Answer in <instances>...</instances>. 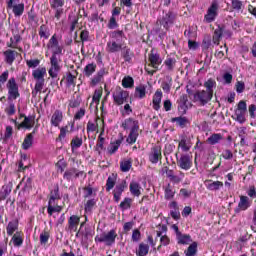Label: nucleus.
Masks as SVG:
<instances>
[{"instance_id":"f257e3e1","label":"nucleus","mask_w":256,"mask_h":256,"mask_svg":"<svg viewBox=\"0 0 256 256\" xmlns=\"http://www.w3.org/2000/svg\"><path fill=\"white\" fill-rule=\"evenodd\" d=\"M47 49H49L52 53L50 57V68L48 70V74L52 77V79H57L59 76V71H61V57L59 55H63V46L59 44V38H57V34H54L47 43Z\"/></svg>"},{"instance_id":"f03ea898","label":"nucleus","mask_w":256,"mask_h":256,"mask_svg":"<svg viewBox=\"0 0 256 256\" xmlns=\"http://www.w3.org/2000/svg\"><path fill=\"white\" fill-rule=\"evenodd\" d=\"M8 89V106L5 108V113L11 117L17 113V109L15 108V99H18L21 94H19V85L14 77L10 78L6 84Z\"/></svg>"},{"instance_id":"7ed1b4c3","label":"nucleus","mask_w":256,"mask_h":256,"mask_svg":"<svg viewBox=\"0 0 256 256\" xmlns=\"http://www.w3.org/2000/svg\"><path fill=\"white\" fill-rule=\"evenodd\" d=\"M123 37H125L123 30L110 32V38L106 44L107 53H119L123 49Z\"/></svg>"},{"instance_id":"20e7f679","label":"nucleus","mask_w":256,"mask_h":256,"mask_svg":"<svg viewBox=\"0 0 256 256\" xmlns=\"http://www.w3.org/2000/svg\"><path fill=\"white\" fill-rule=\"evenodd\" d=\"M187 93L189 97L193 98L195 103H200V105H207V103L213 99V95L205 90H198L193 93L187 88Z\"/></svg>"},{"instance_id":"39448f33","label":"nucleus","mask_w":256,"mask_h":256,"mask_svg":"<svg viewBox=\"0 0 256 256\" xmlns=\"http://www.w3.org/2000/svg\"><path fill=\"white\" fill-rule=\"evenodd\" d=\"M117 239V231L114 229L110 230L108 233H102L100 236L95 237L96 243H105L108 247L115 245V240Z\"/></svg>"},{"instance_id":"423d86ee","label":"nucleus","mask_w":256,"mask_h":256,"mask_svg":"<svg viewBox=\"0 0 256 256\" xmlns=\"http://www.w3.org/2000/svg\"><path fill=\"white\" fill-rule=\"evenodd\" d=\"M113 101L116 105H123L129 99V92L121 87H116L112 92Z\"/></svg>"},{"instance_id":"0eeeda50","label":"nucleus","mask_w":256,"mask_h":256,"mask_svg":"<svg viewBox=\"0 0 256 256\" xmlns=\"http://www.w3.org/2000/svg\"><path fill=\"white\" fill-rule=\"evenodd\" d=\"M148 61L150 62L149 66L153 67V69L155 70H149V68H145V71H147L148 75H155V73L159 69V65L163 63V60L161 59V56H159V54L151 51L148 57Z\"/></svg>"},{"instance_id":"6e6552de","label":"nucleus","mask_w":256,"mask_h":256,"mask_svg":"<svg viewBox=\"0 0 256 256\" xmlns=\"http://www.w3.org/2000/svg\"><path fill=\"white\" fill-rule=\"evenodd\" d=\"M217 15H219V2L214 0L204 16V21L206 23H213L217 19Z\"/></svg>"},{"instance_id":"1a4fd4ad","label":"nucleus","mask_w":256,"mask_h":256,"mask_svg":"<svg viewBox=\"0 0 256 256\" xmlns=\"http://www.w3.org/2000/svg\"><path fill=\"white\" fill-rule=\"evenodd\" d=\"M177 165L184 171H189L193 167V160L189 154H181L180 158L176 154Z\"/></svg>"},{"instance_id":"9d476101","label":"nucleus","mask_w":256,"mask_h":256,"mask_svg":"<svg viewBox=\"0 0 256 256\" xmlns=\"http://www.w3.org/2000/svg\"><path fill=\"white\" fill-rule=\"evenodd\" d=\"M192 147H193V142L191 141V136L187 134L181 135L178 143V149H181L183 153H188V151H191Z\"/></svg>"},{"instance_id":"9b49d317","label":"nucleus","mask_w":256,"mask_h":256,"mask_svg":"<svg viewBox=\"0 0 256 256\" xmlns=\"http://www.w3.org/2000/svg\"><path fill=\"white\" fill-rule=\"evenodd\" d=\"M63 5H65V0H50V6L54 11V17L57 21H59L61 15H63Z\"/></svg>"},{"instance_id":"f8f14e48","label":"nucleus","mask_w":256,"mask_h":256,"mask_svg":"<svg viewBox=\"0 0 256 256\" xmlns=\"http://www.w3.org/2000/svg\"><path fill=\"white\" fill-rule=\"evenodd\" d=\"M253 201L247 196H240L237 208H235V213H241V211H247L251 207Z\"/></svg>"},{"instance_id":"ddd939ff","label":"nucleus","mask_w":256,"mask_h":256,"mask_svg":"<svg viewBox=\"0 0 256 256\" xmlns=\"http://www.w3.org/2000/svg\"><path fill=\"white\" fill-rule=\"evenodd\" d=\"M122 127L125 131H136L139 130V121L133 118H127L122 123Z\"/></svg>"},{"instance_id":"4468645a","label":"nucleus","mask_w":256,"mask_h":256,"mask_svg":"<svg viewBox=\"0 0 256 256\" xmlns=\"http://www.w3.org/2000/svg\"><path fill=\"white\" fill-rule=\"evenodd\" d=\"M161 159H162L161 147L154 146L149 153L150 163L157 164V163H159V161H161Z\"/></svg>"},{"instance_id":"2eb2a0df","label":"nucleus","mask_w":256,"mask_h":256,"mask_svg":"<svg viewBox=\"0 0 256 256\" xmlns=\"http://www.w3.org/2000/svg\"><path fill=\"white\" fill-rule=\"evenodd\" d=\"M125 187H127V182L122 181L121 183L117 184L113 190V197L116 203L121 201V195H123V191H125Z\"/></svg>"},{"instance_id":"dca6fc26","label":"nucleus","mask_w":256,"mask_h":256,"mask_svg":"<svg viewBox=\"0 0 256 256\" xmlns=\"http://www.w3.org/2000/svg\"><path fill=\"white\" fill-rule=\"evenodd\" d=\"M174 21L175 16L172 12H168L163 15L162 19L160 20V25H162L164 29H169Z\"/></svg>"},{"instance_id":"f3484780","label":"nucleus","mask_w":256,"mask_h":256,"mask_svg":"<svg viewBox=\"0 0 256 256\" xmlns=\"http://www.w3.org/2000/svg\"><path fill=\"white\" fill-rule=\"evenodd\" d=\"M81 175H83V172L76 168H70L64 172L63 179L66 181H72L73 178L77 179V177H81Z\"/></svg>"},{"instance_id":"a211bd4d","label":"nucleus","mask_w":256,"mask_h":256,"mask_svg":"<svg viewBox=\"0 0 256 256\" xmlns=\"http://www.w3.org/2000/svg\"><path fill=\"white\" fill-rule=\"evenodd\" d=\"M62 121H63V111L55 110L50 120L52 127H59Z\"/></svg>"},{"instance_id":"6ab92c4d","label":"nucleus","mask_w":256,"mask_h":256,"mask_svg":"<svg viewBox=\"0 0 256 256\" xmlns=\"http://www.w3.org/2000/svg\"><path fill=\"white\" fill-rule=\"evenodd\" d=\"M19 43H21V35L14 34L13 37L10 38V42L7 43V47H10V49H18V51H23V48L19 47Z\"/></svg>"},{"instance_id":"aec40b11","label":"nucleus","mask_w":256,"mask_h":256,"mask_svg":"<svg viewBox=\"0 0 256 256\" xmlns=\"http://www.w3.org/2000/svg\"><path fill=\"white\" fill-rule=\"evenodd\" d=\"M205 185L208 191H219V189H223V182L221 181L206 180Z\"/></svg>"},{"instance_id":"412c9836","label":"nucleus","mask_w":256,"mask_h":256,"mask_svg":"<svg viewBox=\"0 0 256 256\" xmlns=\"http://www.w3.org/2000/svg\"><path fill=\"white\" fill-rule=\"evenodd\" d=\"M81 221V218L77 215H72L68 219V231H77V227H79V223Z\"/></svg>"},{"instance_id":"4be33fe9","label":"nucleus","mask_w":256,"mask_h":256,"mask_svg":"<svg viewBox=\"0 0 256 256\" xmlns=\"http://www.w3.org/2000/svg\"><path fill=\"white\" fill-rule=\"evenodd\" d=\"M45 75H47V69L45 67L37 68L32 72V77L35 81H45Z\"/></svg>"},{"instance_id":"5701e85b","label":"nucleus","mask_w":256,"mask_h":256,"mask_svg":"<svg viewBox=\"0 0 256 256\" xmlns=\"http://www.w3.org/2000/svg\"><path fill=\"white\" fill-rule=\"evenodd\" d=\"M161 99H163V92L161 90H157L153 96V109L155 111H159L161 109Z\"/></svg>"},{"instance_id":"b1692460","label":"nucleus","mask_w":256,"mask_h":256,"mask_svg":"<svg viewBox=\"0 0 256 256\" xmlns=\"http://www.w3.org/2000/svg\"><path fill=\"white\" fill-rule=\"evenodd\" d=\"M227 33L225 31V27L224 26H218L215 31H214V35L212 38V41L214 43V45H219V41H221V37H223V34Z\"/></svg>"},{"instance_id":"393cba45","label":"nucleus","mask_w":256,"mask_h":256,"mask_svg":"<svg viewBox=\"0 0 256 256\" xmlns=\"http://www.w3.org/2000/svg\"><path fill=\"white\" fill-rule=\"evenodd\" d=\"M121 143H123V137L117 139L114 142H111L107 148L109 155H115V153L119 151V147H121Z\"/></svg>"},{"instance_id":"a878e982","label":"nucleus","mask_w":256,"mask_h":256,"mask_svg":"<svg viewBox=\"0 0 256 256\" xmlns=\"http://www.w3.org/2000/svg\"><path fill=\"white\" fill-rule=\"evenodd\" d=\"M166 177L172 181V183H181L183 181V177H185V174L183 172L180 173V176H177L174 174L173 170H169L166 168Z\"/></svg>"},{"instance_id":"bb28decb","label":"nucleus","mask_w":256,"mask_h":256,"mask_svg":"<svg viewBox=\"0 0 256 256\" xmlns=\"http://www.w3.org/2000/svg\"><path fill=\"white\" fill-rule=\"evenodd\" d=\"M8 9H12V13H14L15 17H21V15L25 13V4H13L12 6H8Z\"/></svg>"},{"instance_id":"cd10ccee","label":"nucleus","mask_w":256,"mask_h":256,"mask_svg":"<svg viewBox=\"0 0 256 256\" xmlns=\"http://www.w3.org/2000/svg\"><path fill=\"white\" fill-rule=\"evenodd\" d=\"M33 125H35V117L24 116V121L21 122L18 128L20 129V127H23L24 129H32Z\"/></svg>"},{"instance_id":"c85d7f7f","label":"nucleus","mask_w":256,"mask_h":256,"mask_svg":"<svg viewBox=\"0 0 256 256\" xmlns=\"http://www.w3.org/2000/svg\"><path fill=\"white\" fill-rule=\"evenodd\" d=\"M178 245H189L192 243L191 235L180 233L176 236Z\"/></svg>"},{"instance_id":"c756f323","label":"nucleus","mask_w":256,"mask_h":256,"mask_svg":"<svg viewBox=\"0 0 256 256\" xmlns=\"http://www.w3.org/2000/svg\"><path fill=\"white\" fill-rule=\"evenodd\" d=\"M38 35L40 39H49V37H51V30L49 29V26L42 24L39 28Z\"/></svg>"},{"instance_id":"7c9ffc66","label":"nucleus","mask_w":256,"mask_h":256,"mask_svg":"<svg viewBox=\"0 0 256 256\" xmlns=\"http://www.w3.org/2000/svg\"><path fill=\"white\" fill-rule=\"evenodd\" d=\"M130 193L134 197H139L141 195V184L138 182L132 181L129 185Z\"/></svg>"},{"instance_id":"2f4dec72","label":"nucleus","mask_w":256,"mask_h":256,"mask_svg":"<svg viewBox=\"0 0 256 256\" xmlns=\"http://www.w3.org/2000/svg\"><path fill=\"white\" fill-rule=\"evenodd\" d=\"M121 55L127 63H131V60L133 59V52H131V49L127 46H122Z\"/></svg>"},{"instance_id":"473e14b6","label":"nucleus","mask_w":256,"mask_h":256,"mask_svg":"<svg viewBox=\"0 0 256 256\" xmlns=\"http://www.w3.org/2000/svg\"><path fill=\"white\" fill-rule=\"evenodd\" d=\"M138 137L139 130H130L128 137L126 138V143H128V145H134V143H137Z\"/></svg>"},{"instance_id":"72a5a7b5","label":"nucleus","mask_w":256,"mask_h":256,"mask_svg":"<svg viewBox=\"0 0 256 256\" xmlns=\"http://www.w3.org/2000/svg\"><path fill=\"white\" fill-rule=\"evenodd\" d=\"M14 247H21L23 245V232H16L11 239Z\"/></svg>"},{"instance_id":"f704fd0d","label":"nucleus","mask_w":256,"mask_h":256,"mask_svg":"<svg viewBox=\"0 0 256 256\" xmlns=\"http://www.w3.org/2000/svg\"><path fill=\"white\" fill-rule=\"evenodd\" d=\"M145 95H147V86L140 84L135 89V97L138 99H145Z\"/></svg>"},{"instance_id":"c9c22d12","label":"nucleus","mask_w":256,"mask_h":256,"mask_svg":"<svg viewBox=\"0 0 256 256\" xmlns=\"http://www.w3.org/2000/svg\"><path fill=\"white\" fill-rule=\"evenodd\" d=\"M245 115H247V112H245L243 110H235L234 119H235V121H237L238 123L243 125V123H245V121H247V118H245Z\"/></svg>"},{"instance_id":"e433bc0d","label":"nucleus","mask_w":256,"mask_h":256,"mask_svg":"<svg viewBox=\"0 0 256 256\" xmlns=\"http://www.w3.org/2000/svg\"><path fill=\"white\" fill-rule=\"evenodd\" d=\"M131 167H133V161H131V159H124L120 162V169L122 173L131 171Z\"/></svg>"},{"instance_id":"4c0bfd02","label":"nucleus","mask_w":256,"mask_h":256,"mask_svg":"<svg viewBox=\"0 0 256 256\" xmlns=\"http://www.w3.org/2000/svg\"><path fill=\"white\" fill-rule=\"evenodd\" d=\"M15 55H17V52L15 50H6L4 52L5 61L8 63V65H12L13 61H15Z\"/></svg>"},{"instance_id":"58836bf2","label":"nucleus","mask_w":256,"mask_h":256,"mask_svg":"<svg viewBox=\"0 0 256 256\" xmlns=\"http://www.w3.org/2000/svg\"><path fill=\"white\" fill-rule=\"evenodd\" d=\"M171 87H173V78L166 76L165 81L162 83L164 93H170Z\"/></svg>"},{"instance_id":"ea45409f","label":"nucleus","mask_w":256,"mask_h":256,"mask_svg":"<svg viewBox=\"0 0 256 256\" xmlns=\"http://www.w3.org/2000/svg\"><path fill=\"white\" fill-rule=\"evenodd\" d=\"M17 229H19V223L17 221H10L6 227V233L11 236Z\"/></svg>"},{"instance_id":"a19ab883","label":"nucleus","mask_w":256,"mask_h":256,"mask_svg":"<svg viewBox=\"0 0 256 256\" xmlns=\"http://www.w3.org/2000/svg\"><path fill=\"white\" fill-rule=\"evenodd\" d=\"M173 123H176L181 129H185L189 125V119L186 117H175L172 119Z\"/></svg>"},{"instance_id":"79ce46f5","label":"nucleus","mask_w":256,"mask_h":256,"mask_svg":"<svg viewBox=\"0 0 256 256\" xmlns=\"http://www.w3.org/2000/svg\"><path fill=\"white\" fill-rule=\"evenodd\" d=\"M149 254V245L140 243L138 249L136 250L137 256H146Z\"/></svg>"},{"instance_id":"37998d69","label":"nucleus","mask_w":256,"mask_h":256,"mask_svg":"<svg viewBox=\"0 0 256 256\" xmlns=\"http://www.w3.org/2000/svg\"><path fill=\"white\" fill-rule=\"evenodd\" d=\"M97 121H101V119L96 118L95 122L88 121L87 128H86L87 133H95V131H97L99 127V124L97 123Z\"/></svg>"},{"instance_id":"c03bdc74","label":"nucleus","mask_w":256,"mask_h":256,"mask_svg":"<svg viewBox=\"0 0 256 256\" xmlns=\"http://www.w3.org/2000/svg\"><path fill=\"white\" fill-rule=\"evenodd\" d=\"M222 139L223 135L219 133L212 134L210 137H208L207 143H209V145H217V143H219Z\"/></svg>"},{"instance_id":"a18cd8bd","label":"nucleus","mask_w":256,"mask_h":256,"mask_svg":"<svg viewBox=\"0 0 256 256\" xmlns=\"http://www.w3.org/2000/svg\"><path fill=\"white\" fill-rule=\"evenodd\" d=\"M33 145V133L27 134L25 137L23 143H22V148L27 151Z\"/></svg>"},{"instance_id":"49530a36","label":"nucleus","mask_w":256,"mask_h":256,"mask_svg":"<svg viewBox=\"0 0 256 256\" xmlns=\"http://www.w3.org/2000/svg\"><path fill=\"white\" fill-rule=\"evenodd\" d=\"M9 195H11V187L9 185H4L0 191V201H5Z\"/></svg>"},{"instance_id":"de8ad7c7","label":"nucleus","mask_w":256,"mask_h":256,"mask_svg":"<svg viewBox=\"0 0 256 256\" xmlns=\"http://www.w3.org/2000/svg\"><path fill=\"white\" fill-rule=\"evenodd\" d=\"M97 65L94 63L87 64L84 68V75L86 77H91V75L96 71Z\"/></svg>"},{"instance_id":"09e8293b","label":"nucleus","mask_w":256,"mask_h":256,"mask_svg":"<svg viewBox=\"0 0 256 256\" xmlns=\"http://www.w3.org/2000/svg\"><path fill=\"white\" fill-rule=\"evenodd\" d=\"M83 145V138L76 136L71 141V149L72 151H75V149H79Z\"/></svg>"},{"instance_id":"8fccbe9b","label":"nucleus","mask_w":256,"mask_h":256,"mask_svg":"<svg viewBox=\"0 0 256 256\" xmlns=\"http://www.w3.org/2000/svg\"><path fill=\"white\" fill-rule=\"evenodd\" d=\"M135 85V80L131 76L124 77L122 80V87L125 89H131Z\"/></svg>"},{"instance_id":"3c124183","label":"nucleus","mask_w":256,"mask_h":256,"mask_svg":"<svg viewBox=\"0 0 256 256\" xmlns=\"http://www.w3.org/2000/svg\"><path fill=\"white\" fill-rule=\"evenodd\" d=\"M217 82L213 79H208L207 82L204 83V87L206 88V92L210 93L213 96V87H216Z\"/></svg>"},{"instance_id":"603ef678","label":"nucleus","mask_w":256,"mask_h":256,"mask_svg":"<svg viewBox=\"0 0 256 256\" xmlns=\"http://www.w3.org/2000/svg\"><path fill=\"white\" fill-rule=\"evenodd\" d=\"M117 182V178L115 175L109 176L107 181H106V191H110L115 187V183Z\"/></svg>"},{"instance_id":"864d4df0","label":"nucleus","mask_w":256,"mask_h":256,"mask_svg":"<svg viewBox=\"0 0 256 256\" xmlns=\"http://www.w3.org/2000/svg\"><path fill=\"white\" fill-rule=\"evenodd\" d=\"M132 203H133V199L124 198V200L120 203V209H122V211H127V209H131Z\"/></svg>"},{"instance_id":"5fc2aeb1","label":"nucleus","mask_w":256,"mask_h":256,"mask_svg":"<svg viewBox=\"0 0 256 256\" xmlns=\"http://www.w3.org/2000/svg\"><path fill=\"white\" fill-rule=\"evenodd\" d=\"M186 256H195L197 255V242H193L185 251Z\"/></svg>"},{"instance_id":"6e6d98bb","label":"nucleus","mask_w":256,"mask_h":256,"mask_svg":"<svg viewBox=\"0 0 256 256\" xmlns=\"http://www.w3.org/2000/svg\"><path fill=\"white\" fill-rule=\"evenodd\" d=\"M175 63L177 61L174 58H168L164 61L167 71H173L175 69Z\"/></svg>"},{"instance_id":"4d7b16f0","label":"nucleus","mask_w":256,"mask_h":256,"mask_svg":"<svg viewBox=\"0 0 256 256\" xmlns=\"http://www.w3.org/2000/svg\"><path fill=\"white\" fill-rule=\"evenodd\" d=\"M97 204V201L95 199H90L85 204V213H91L93 211V208Z\"/></svg>"},{"instance_id":"13d9d810","label":"nucleus","mask_w":256,"mask_h":256,"mask_svg":"<svg viewBox=\"0 0 256 256\" xmlns=\"http://www.w3.org/2000/svg\"><path fill=\"white\" fill-rule=\"evenodd\" d=\"M77 77H75L73 74L68 73L66 75V85L67 87H75V81Z\"/></svg>"},{"instance_id":"bf43d9fd","label":"nucleus","mask_w":256,"mask_h":256,"mask_svg":"<svg viewBox=\"0 0 256 256\" xmlns=\"http://www.w3.org/2000/svg\"><path fill=\"white\" fill-rule=\"evenodd\" d=\"M51 237V235L49 234L48 231H43L40 234V244L41 245H47V243H49V238Z\"/></svg>"},{"instance_id":"052dcab7","label":"nucleus","mask_w":256,"mask_h":256,"mask_svg":"<svg viewBox=\"0 0 256 256\" xmlns=\"http://www.w3.org/2000/svg\"><path fill=\"white\" fill-rule=\"evenodd\" d=\"M165 197L166 199H173V197H175V191L173 190L171 184H168L165 189Z\"/></svg>"},{"instance_id":"680f3d73","label":"nucleus","mask_w":256,"mask_h":256,"mask_svg":"<svg viewBox=\"0 0 256 256\" xmlns=\"http://www.w3.org/2000/svg\"><path fill=\"white\" fill-rule=\"evenodd\" d=\"M45 86V80H36V84H35V95H37V93H41V91H43V87Z\"/></svg>"},{"instance_id":"e2e57ef3","label":"nucleus","mask_w":256,"mask_h":256,"mask_svg":"<svg viewBox=\"0 0 256 256\" xmlns=\"http://www.w3.org/2000/svg\"><path fill=\"white\" fill-rule=\"evenodd\" d=\"M105 133V130H102L101 131V133H100V135H99V137H98V142H97V144H96V147L98 148V149H101V150H103V147H104V145H105V138H103V134Z\"/></svg>"},{"instance_id":"0e129e2a","label":"nucleus","mask_w":256,"mask_h":256,"mask_svg":"<svg viewBox=\"0 0 256 256\" xmlns=\"http://www.w3.org/2000/svg\"><path fill=\"white\" fill-rule=\"evenodd\" d=\"M225 51H227V46H221L220 49L216 50L215 57L217 59H223L225 57Z\"/></svg>"},{"instance_id":"69168bd1","label":"nucleus","mask_w":256,"mask_h":256,"mask_svg":"<svg viewBox=\"0 0 256 256\" xmlns=\"http://www.w3.org/2000/svg\"><path fill=\"white\" fill-rule=\"evenodd\" d=\"M62 207L61 206H48L47 211H48V215H53V213H61L62 211Z\"/></svg>"},{"instance_id":"338daca9","label":"nucleus","mask_w":256,"mask_h":256,"mask_svg":"<svg viewBox=\"0 0 256 256\" xmlns=\"http://www.w3.org/2000/svg\"><path fill=\"white\" fill-rule=\"evenodd\" d=\"M232 9L234 11H241L243 9V2L241 0H232Z\"/></svg>"},{"instance_id":"774afa93","label":"nucleus","mask_w":256,"mask_h":256,"mask_svg":"<svg viewBox=\"0 0 256 256\" xmlns=\"http://www.w3.org/2000/svg\"><path fill=\"white\" fill-rule=\"evenodd\" d=\"M40 63H41V61H39V59H32V60L26 61V65L30 68L39 67Z\"/></svg>"}]
</instances>
